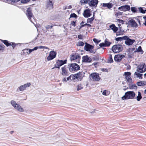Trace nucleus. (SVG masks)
I'll list each match as a JSON object with an SVG mask.
<instances>
[{"label":"nucleus","mask_w":146,"mask_h":146,"mask_svg":"<svg viewBox=\"0 0 146 146\" xmlns=\"http://www.w3.org/2000/svg\"><path fill=\"white\" fill-rule=\"evenodd\" d=\"M5 46H0V52H2L3 51Z\"/></svg>","instance_id":"obj_51"},{"label":"nucleus","mask_w":146,"mask_h":146,"mask_svg":"<svg viewBox=\"0 0 146 146\" xmlns=\"http://www.w3.org/2000/svg\"><path fill=\"white\" fill-rule=\"evenodd\" d=\"M134 75H136L137 77H138L139 79H142V74H141L137 72H135L134 74Z\"/></svg>","instance_id":"obj_33"},{"label":"nucleus","mask_w":146,"mask_h":146,"mask_svg":"<svg viewBox=\"0 0 146 146\" xmlns=\"http://www.w3.org/2000/svg\"><path fill=\"white\" fill-rule=\"evenodd\" d=\"M99 46H105V43H102L99 44Z\"/></svg>","instance_id":"obj_58"},{"label":"nucleus","mask_w":146,"mask_h":146,"mask_svg":"<svg viewBox=\"0 0 146 146\" xmlns=\"http://www.w3.org/2000/svg\"><path fill=\"white\" fill-rule=\"evenodd\" d=\"M56 52L53 51H50L49 55L47 57V60L49 61L53 59L56 56Z\"/></svg>","instance_id":"obj_11"},{"label":"nucleus","mask_w":146,"mask_h":146,"mask_svg":"<svg viewBox=\"0 0 146 146\" xmlns=\"http://www.w3.org/2000/svg\"><path fill=\"white\" fill-rule=\"evenodd\" d=\"M108 92V91L106 90H104L102 93V94L105 96L108 95L109 94Z\"/></svg>","instance_id":"obj_40"},{"label":"nucleus","mask_w":146,"mask_h":146,"mask_svg":"<svg viewBox=\"0 0 146 146\" xmlns=\"http://www.w3.org/2000/svg\"><path fill=\"white\" fill-rule=\"evenodd\" d=\"M122 46H112V50L115 53H119L123 50Z\"/></svg>","instance_id":"obj_14"},{"label":"nucleus","mask_w":146,"mask_h":146,"mask_svg":"<svg viewBox=\"0 0 146 146\" xmlns=\"http://www.w3.org/2000/svg\"><path fill=\"white\" fill-rule=\"evenodd\" d=\"M129 25L133 27H137V24L136 22L133 19H131L129 21Z\"/></svg>","instance_id":"obj_23"},{"label":"nucleus","mask_w":146,"mask_h":146,"mask_svg":"<svg viewBox=\"0 0 146 146\" xmlns=\"http://www.w3.org/2000/svg\"><path fill=\"white\" fill-rule=\"evenodd\" d=\"M89 77L90 79L93 81H98L101 79L99 73L96 72H93L90 75Z\"/></svg>","instance_id":"obj_4"},{"label":"nucleus","mask_w":146,"mask_h":146,"mask_svg":"<svg viewBox=\"0 0 146 146\" xmlns=\"http://www.w3.org/2000/svg\"><path fill=\"white\" fill-rule=\"evenodd\" d=\"M90 13V9H86L84 11V12L83 13V15L84 17L88 18L91 15Z\"/></svg>","instance_id":"obj_19"},{"label":"nucleus","mask_w":146,"mask_h":146,"mask_svg":"<svg viewBox=\"0 0 146 146\" xmlns=\"http://www.w3.org/2000/svg\"><path fill=\"white\" fill-rule=\"evenodd\" d=\"M93 41L94 42L97 44L100 41V40H98L96 38H94L93 39Z\"/></svg>","instance_id":"obj_47"},{"label":"nucleus","mask_w":146,"mask_h":146,"mask_svg":"<svg viewBox=\"0 0 146 146\" xmlns=\"http://www.w3.org/2000/svg\"><path fill=\"white\" fill-rule=\"evenodd\" d=\"M84 22L83 21H82L80 24V25H81L80 27V28H81L84 27L86 26H87L88 24V23H86L85 24H84V25H82V24H84Z\"/></svg>","instance_id":"obj_43"},{"label":"nucleus","mask_w":146,"mask_h":146,"mask_svg":"<svg viewBox=\"0 0 146 146\" xmlns=\"http://www.w3.org/2000/svg\"><path fill=\"white\" fill-rule=\"evenodd\" d=\"M77 74V77L78 80H81L83 78L84 76L85 73L82 72H79L76 73Z\"/></svg>","instance_id":"obj_22"},{"label":"nucleus","mask_w":146,"mask_h":146,"mask_svg":"<svg viewBox=\"0 0 146 146\" xmlns=\"http://www.w3.org/2000/svg\"><path fill=\"white\" fill-rule=\"evenodd\" d=\"M71 24L72 25V26H73L75 27L76 26L75 22L74 21H73L71 23Z\"/></svg>","instance_id":"obj_54"},{"label":"nucleus","mask_w":146,"mask_h":146,"mask_svg":"<svg viewBox=\"0 0 146 146\" xmlns=\"http://www.w3.org/2000/svg\"><path fill=\"white\" fill-rule=\"evenodd\" d=\"M78 80V78L77 77V74H72L70 75L69 76L67 77L66 78H64L62 80V81L64 82H66L67 81L69 80H74L76 79Z\"/></svg>","instance_id":"obj_7"},{"label":"nucleus","mask_w":146,"mask_h":146,"mask_svg":"<svg viewBox=\"0 0 146 146\" xmlns=\"http://www.w3.org/2000/svg\"><path fill=\"white\" fill-rule=\"evenodd\" d=\"M131 11L133 12H136L137 11V9L134 7H131Z\"/></svg>","instance_id":"obj_46"},{"label":"nucleus","mask_w":146,"mask_h":146,"mask_svg":"<svg viewBox=\"0 0 146 146\" xmlns=\"http://www.w3.org/2000/svg\"><path fill=\"white\" fill-rule=\"evenodd\" d=\"M0 40L3 42L6 46H14L15 45H18L19 44V43H18L17 44H16L14 42H9L7 40H3L1 39H0Z\"/></svg>","instance_id":"obj_21"},{"label":"nucleus","mask_w":146,"mask_h":146,"mask_svg":"<svg viewBox=\"0 0 146 146\" xmlns=\"http://www.w3.org/2000/svg\"><path fill=\"white\" fill-rule=\"evenodd\" d=\"M11 103L14 108L18 111L20 112L24 111L23 108L19 105L17 104L14 101L11 100Z\"/></svg>","instance_id":"obj_8"},{"label":"nucleus","mask_w":146,"mask_h":146,"mask_svg":"<svg viewBox=\"0 0 146 146\" xmlns=\"http://www.w3.org/2000/svg\"><path fill=\"white\" fill-rule=\"evenodd\" d=\"M131 73L130 72H126L124 73L125 78L129 83H131L132 82V80L131 77Z\"/></svg>","instance_id":"obj_12"},{"label":"nucleus","mask_w":146,"mask_h":146,"mask_svg":"<svg viewBox=\"0 0 146 146\" xmlns=\"http://www.w3.org/2000/svg\"><path fill=\"white\" fill-rule=\"evenodd\" d=\"M11 1L14 3H16L18 2V1H20V0H11Z\"/></svg>","instance_id":"obj_57"},{"label":"nucleus","mask_w":146,"mask_h":146,"mask_svg":"<svg viewBox=\"0 0 146 146\" xmlns=\"http://www.w3.org/2000/svg\"><path fill=\"white\" fill-rule=\"evenodd\" d=\"M31 84L28 83L26 84H25L23 85L20 86L19 88V89L17 90V91L18 92L20 91H23L25 90L26 88L27 87H29L31 85Z\"/></svg>","instance_id":"obj_15"},{"label":"nucleus","mask_w":146,"mask_h":146,"mask_svg":"<svg viewBox=\"0 0 146 146\" xmlns=\"http://www.w3.org/2000/svg\"><path fill=\"white\" fill-rule=\"evenodd\" d=\"M111 42L106 40L105 42V46H110L111 44Z\"/></svg>","instance_id":"obj_41"},{"label":"nucleus","mask_w":146,"mask_h":146,"mask_svg":"<svg viewBox=\"0 0 146 146\" xmlns=\"http://www.w3.org/2000/svg\"><path fill=\"white\" fill-rule=\"evenodd\" d=\"M137 71L140 73L144 72L146 71V66H145V64L138 66Z\"/></svg>","instance_id":"obj_13"},{"label":"nucleus","mask_w":146,"mask_h":146,"mask_svg":"<svg viewBox=\"0 0 146 146\" xmlns=\"http://www.w3.org/2000/svg\"><path fill=\"white\" fill-rule=\"evenodd\" d=\"M84 43L83 42L80 41L78 42V46H83Z\"/></svg>","instance_id":"obj_50"},{"label":"nucleus","mask_w":146,"mask_h":146,"mask_svg":"<svg viewBox=\"0 0 146 146\" xmlns=\"http://www.w3.org/2000/svg\"><path fill=\"white\" fill-rule=\"evenodd\" d=\"M126 36H123L122 37H118L117 38H116L115 39V40H116V41H121L122 40H125V37Z\"/></svg>","instance_id":"obj_34"},{"label":"nucleus","mask_w":146,"mask_h":146,"mask_svg":"<svg viewBox=\"0 0 146 146\" xmlns=\"http://www.w3.org/2000/svg\"><path fill=\"white\" fill-rule=\"evenodd\" d=\"M30 0H20L21 2L23 3H26L28 2Z\"/></svg>","instance_id":"obj_48"},{"label":"nucleus","mask_w":146,"mask_h":146,"mask_svg":"<svg viewBox=\"0 0 146 146\" xmlns=\"http://www.w3.org/2000/svg\"><path fill=\"white\" fill-rule=\"evenodd\" d=\"M70 59L71 61H74V62L79 63H80L81 56L80 54L77 53H73L71 55L70 57Z\"/></svg>","instance_id":"obj_3"},{"label":"nucleus","mask_w":146,"mask_h":146,"mask_svg":"<svg viewBox=\"0 0 146 146\" xmlns=\"http://www.w3.org/2000/svg\"><path fill=\"white\" fill-rule=\"evenodd\" d=\"M115 15L117 17L118 16L121 15H122V13L119 11L117 12H116L115 13Z\"/></svg>","instance_id":"obj_45"},{"label":"nucleus","mask_w":146,"mask_h":146,"mask_svg":"<svg viewBox=\"0 0 146 146\" xmlns=\"http://www.w3.org/2000/svg\"><path fill=\"white\" fill-rule=\"evenodd\" d=\"M44 47H43V46H36L34 48L31 49H29V50L28 49V53L29 54L31 53L32 51L35 50H37L38 48H43Z\"/></svg>","instance_id":"obj_29"},{"label":"nucleus","mask_w":146,"mask_h":146,"mask_svg":"<svg viewBox=\"0 0 146 146\" xmlns=\"http://www.w3.org/2000/svg\"><path fill=\"white\" fill-rule=\"evenodd\" d=\"M138 9L139 11L142 13H145L146 11V10H144L142 7H139L138 8Z\"/></svg>","instance_id":"obj_39"},{"label":"nucleus","mask_w":146,"mask_h":146,"mask_svg":"<svg viewBox=\"0 0 146 146\" xmlns=\"http://www.w3.org/2000/svg\"><path fill=\"white\" fill-rule=\"evenodd\" d=\"M94 48V46H84L85 49L87 51L90 52H92V49Z\"/></svg>","instance_id":"obj_26"},{"label":"nucleus","mask_w":146,"mask_h":146,"mask_svg":"<svg viewBox=\"0 0 146 146\" xmlns=\"http://www.w3.org/2000/svg\"><path fill=\"white\" fill-rule=\"evenodd\" d=\"M76 17V15L74 13L70 15V17Z\"/></svg>","instance_id":"obj_49"},{"label":"nucleus","mask_w":146,"mask_h":146,"mask_svg":"<svg viewBox=\"0 0 146 146\" xmlns=\"http://www.w3.org/2000/svg\"><path fill=\"white\" fill-rule=\"evenodd\" d=\"M13 132H14V131H11V132H10V133H11V134H12V133H13Z\"/></svg>","instance_id":"obj_64"},{"label":"nucleus","mask_w":146,"mask_h":146,"mask_svg":"<svg viewBox=\"0 0 146 146\" xmlns=\"http://www.w3.org/2000/svg\"><path fill=\"white\" fill-rule=\"evenodd\" d=\"M110 27L111 28L114 33H116L118 30V28L116 27L114 24H112L110 26Z\"/></svg>","instance_id":"obj_28"},{"label":"nucleus","mask_w":146,"mask_h":146,"mask_svg":"<svg viewBox=\"0 0 146 146\" xmlns=\"http://www.w3.org/2000/svg\"><path fill=\"white\" fill-rule=\"evenodd\" d=\"M110 63L113 62V60L112 59V55L111 54H110Z\"/></svg>","instance_id":"obj_55"},{"label":"nucleus","mask_w":146,"mask_h":146,"mask_svg":"<svg viewBox=\"0 0 146 146\" xmlns=\"http://www.w3.org/2000/svg\"><path fill=\"white\" fill-rule=\"evenodd\" d=\"M137 21L138 22V23H139V24L140 25V20L138 19H137Z\"/></svg>","instance_id":"obj_59"},{"label":"nucleus","mask_w":146,"mask_h":146,"mask_svg":"<svg viewBox=\"0 0 146 146\" xmlns=\"http://www.w3.org/2000/svg\"><path fill=\"white\" fill-rule=\"evenodd\" d=\"M138 96L136 97H135V99H137V101H139L142 99V97L141 93L140 92H138Z\"/></svg>","instance_id":"obj_30"},{"label":"nucleus","mask_w":146,"mask_h":146,"mask_svg":"<svg viewBox=\"0 0 146 146\" xmlns=\"http://www.w3.org/2000/svg\"><path fill=\"white\" fill-rule=\"evenodd\" d=\"M129 88L131 89H134L136 90L137 89V87L135 84H134L130 86Z\"/></svg>","instance_id":"obj_36"},{"label":"nucleus","mask_w":146,"mask_h":146,"mask_svg":"<svg viewBox=\"0 0 146 146\" xmlns=\"http://www.w3.org/2000/svg\"><path fill=\"white\" fill-rule=\"evenodd\" d=\"M52 27H53L52 26H50L49 25H48L46 26L45 27V28L47 29H51L52 28Z\"/></svg>","instance_id":"obj_52"},{"label":"nucleus","mask_w":146,"mask_h":146,"mask_svg":"<svg viewBox=\"0 0 146 146\" xmlns=\"http://www.w3.org/2000/svg\"><path fill=\"white\" fill-rule=\"evenodd\" d=\"M78 38L79 39H82L83 38V36L81 35H79L78 36Z\"/></svg>","instance_id":"obj_56"},{"label":"nucleus","mask_w":146,"mask_h":146,"mask_svg":"<svg viewBox=\"0 0 146 146\" xmlns=\"http://www.w3.org/2000/svg\"><path fill=\"white\" fill-rule=\"evenodd\" d=\"M83 87V85L82 84H79L77 86V91H79L81 90L82 89Z\"/></svg>","instance_id":"obj_31"},{"label":"nucleus","mask_w":146,"mask_h":146,"mask_svg":"<svg viewBox=\"0 0 146 146\" xmlns=\"http://www.w3.org/2000/svg\"><path fill=\"white\" fill-rule=\"evenodd\" d=\"M130 9V6L128 5L122 6L118 8L119 10L124 12L129 11Z\"/></svg>","instance_id":"obj_16"},{"label":"nucleus","mask_w":146,"mask_h":146,"mask_svg":"<svg viewBox=\"0 0 146 146\" xmlns=\"http://www.w3.org/2000/svg\"><path fill=\"white\" fill-rule=\"evenodd\" d=\"M26 15L29 20L33 23H34L33 22V20H35L34 17L32 13L31 12L29 9H28L27 11Z\"/></svg>","instance_id":"obj_10"},{"label":"nucleus","mask_w":146,"mask_h":146,"mask_svg":"<svg viewBox=\"0 0 146 146\" xmlns=\"http://www.w3.org/2000/svg\"><path fill=\"white\" fill-rule=\"evenodd\" d=\"M88 27H91V25L90 24H88L87 25Z\"/></svg>","instance_id":"obj_62"},{"label":"nucleus","mask_w":146,"mask_h":146,"mask_svg":"<svg viewBox=\"0 0 146 146\" xmlns=\"http://www.w3.org/2000/svg\"><path fill=\"white\" fill-rule=\"evenodd\" d=\"M69 70L71 72H74L80 70V67L79 65L75 63H73L68 65Z\"/></svg>","instance_id":"obj_2"},{"label":"nucleus","mask_w":146,"mask_h":146,"mask_svg":"<svg viewBox=\"0 0 146 146\" xmlns=\"http://www.w3.org/2000/svg\"><path fill=\"white\" fill-rule=\"evenodd\" d=\"M94 18V17H92L91 18L88 19L87 20V23L90 24L92 23L93 21Z\"/></svg>","instance_id":"obj_32"},{"label":"nucleus","mask_w":146,"mask_h":146,"mask_svg":"<svg viewBox=\"0 0 146 146\" xmlns=\"http://www.w3.org/2000/svg\"><path fill=\"white\" fill-rule=\"evenodd\" d=\"M95 12L96 11H94L93 12V17H94L95 16Z\"/></svg>","instance_id":"obj_61"},{"label":"nucleus","mask_w":146,"mask_h":146,"mask_svg":"<svg viewBox=\"0 0 146 146\" xmlns=\"http://www.w3.org/2000/svg\"><path fill=\"white\" fill-rule=\"evenodd\" d=\"M121 24L120 23L118 24V26L119 27H120L121 26Z\"/></svg>","instance_id":"obj_63"},{"label":"nucleus","mask_w":146,"mask_h":146,"mask_svg":"<svg viewBox=\"0 0 146 146\" xmlns=\"http://www.w3.org/2000/svg\"><path fill=\"white\" fill-rule=\"evenodd\" d=\"M125 56L123 54L116 55L114 56V59L116 61L119 62Z\"/></svg>","instance_id":"obj_18"},{"label":"nucleus","mask_w":146,"mask_h":146,"mask_svg":"<svg viewBox=\"0 0 146 146\" xmlns=\"http://www.w3.org/2000/svg\"><path fill=\"white\" fill-rule=\"evenodd\" d=\"M47 7L49 9H52L53 7V4L52 1L50 0L47 2Z\"/></svg>","instance_id":"obj_25"},{"label":"nucleus","mask_w":146,"mask_h":146,"mask_svg":"<svg viewBox=\"0 0 146 146\" xmlns=\"http://www.w3.org/2000/svg\"><path fill=\"white\" fill-rule=\"evenodd\" d=\"M117 22L121 24H123L124 23V21H123L122 20H120L119 19H117Z\"/></svg>","instance_id":"obj_42"},{"label":"nucleus","mask_w":146,"mask_h":146,"mask_svg":"<svg viewBox=\"0 0 146 146\" xmlns=\"http://www.w3.org/2000/svg\"><path fill=\"white\" fill-rule=\"evenodd\" d=\"M137 84L139 86H141L145 85L144 82L142 81L138 82L137 83Z\"/></svg>","instance_id":"obj_38"},{"label":"nucleus","mask_w":146,"mask_h":146,"mask_svg":"<svg viewBox=\"0 0 146 146\" xmlns=\"http://www.w3.org/2000/svg\"><path fill=\"white\" fill-rule=\"evenodd\" d=\"M67 62V60H58L55 64L54 67L52 69L58 68V69H59L60 67L65 64H66Z\"/></svg>","instance_id":"obj_6"},{"label":"nucleus","mask_w":146,"mask_h":146,"mask_svg":"<svg viewBox=\"0 0 146 146\" xmlns=\"http://www.w3.org/2000/svg\"><path fill=\"white\" fill-rule=\"evenodd\" d=\"M61 74L62 76L66 78V77L68 76L70 73L68 71L67 67L66 65L64 66L61 68Z\"/></svg>","instance_id":"obj_5"},{"label":"nucleus","mask_w":146,"mask_h":146,"mask_svg":"<svg viewBox=\"0 0 146 146\" xmlns=\"http://www.w3.org/2000/svg\"><path fill=\"white\" fill-rule=\"evenodd\" d=\"M90 0H81L80 1V3L81 4H86L88 3V2H89Z\"/></svg>","instance_id":"obj_37"},{"label":"nucleus","mask_w":146,"mask_h":146,"mask_svg":"<svg viewBox=\"0 0 146 146\" xmlns=\"http://www.w3.org/2000/svg\"><path fill=\"white\" fill-rule=\"evenodd\" d=\"M102 6L104 7H107L108 9H110L113 7V4L110 3H103Z\"/></svg>","instance_id":"obj_24"},{"label":"nucleus","mask_w":146,"mask_h":146,"mask_svg":"<svg viewBox=\"0 0 146 146\" xmlns=\"http://www.w3.org/2000/svg\"><path fill=\"white\" fill-rule=\"evenodd\" d=\"M27 54H29L28 49H25L23 50L22 54L23 55H26Z\"/></svg>","instance_id":"obj_35"},{"label":"nucleus","mask_w":146,"mask_h":146,"mask_svg":"<svg viewBox=\"0 0 146 146\" xmlns=\"http://www.w3.org/2000/svg\"><path fill=\"white\" fill-rule=\"evenodd\" d=\"M98 2V0H91L90 1H89L88 4L91 7H96L97 6Z\"/></svg>","instance_id":"obj_20"},{"label":"nucleus","mask_w":146,"mask_h":146,"mask_svg":"<svg viewBox=\"0 0 146 146\" xmlns=\"http://www.w3.org/2000/svg\"><path fill=\"white\" fill-rule=\"evenodd\" d=\"M125 38V44L128 46L132 45L135 41L134 40L131 39L129 38V37L127 36H126Z\"/></svg>","instance_id":"obj_9"},{"label":"nucleus","mask_w":146,"mask_h":146,"mask_svg":"<svg viewBox=\"0 0 146 146\" xmlns=\"http://www.w3.org/2000/svg\"><path fill=\"white\" fill-rule=\"evenodd\" d=\"M135 96L136 94L133 91H128L125 93V95L121 97V99L123 100L132 99L135 98Z\"/></svg>","instance_id":"obj_1"},{"label":"nucleus","mask_w":146,"mask_h":146,"mask_svg":"<svg viewBox=\"0 0 146 146\" xmlns=\"http://www.w3.org/2000/svg\"><path fill=\"white\" fill-rule=\"evenodd\" d=\"M128 51H129V52H134V51H135V48H129V49Z\"/></svg>","instance_id":"obj_44"},{"label":"nucleus","mask_w":146,"mask_h":146,"mask_svg":"<svg viewBox=\"0 0 146 146\" xmlns=\"http://www.w3.org/2000/svg\"><path fill=\"white\" fill-rule=\"evenodd\" d=\"M92 61L91 58L88 56H84L82 57V62H84L90 63Z\"/></svg>","instance_id":"obj_17"},{"label":"nucleus","mask_w":146,"mask_h":146,"mask_svg":"<svg viewBox=\"0 0 146 146\" xmlns=\"http://www.w3.org/2000/svg\"><path fill=\"white\" fill-rule=\"evenodd\" d=\"M138 52L139 53L142 54L143 53V50L141 46H139L138 48H136V50L134 51V52Z\"/></svg>","instance_id":"obj_27"},{"label":"nucleus","mask_w":146,"mask_h":146,"mask_svg":"<svg viewBox=\"0 0 146 146\" xmlns=\"http://www.w3.org/2000/svg\"><path fill=\"white\" fill-rule=\"evenodd\" d=\"M143 18L145 21V23H143V24L146 26V16H144Z\"/></svg>","instance_id":"obj_53"},{"label":"nucleus","mask_w":146,"mask_h":146,"mask_svg":"<svg viewBox=\"0 0 146 146\" xmlns=\"http://www.w3.org/2000/svg\"><path fill=\"white\" fill-rule=\"evenodd\" d=\"M85 44H85V46H92L91 45L89 44H88L86 43H85Z\"/></svg>","instance_id":"obj_60"}]
</instances>
